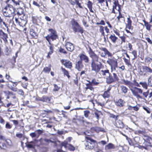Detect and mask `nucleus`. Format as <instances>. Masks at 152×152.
<instances>
[{"label": "nucleus", "instance_id": "obj_1", "mask_svg": "<svg viewBox=\"0 0 152 152\" xmlns=\"http://www.w3.org/2000/svg\"><path fill=\"white\" fill-rule=\"evenodd\" d=\"M48 31L50 33L45 37V38L48 42L49 44L51 45V39L52 41L56 40L58 38V35L56 31L52 28L49 29Z\"/></svg>", "mask_w": 152, "mask_h": 152}, {"label": "nucleus", "instance_id": "obj_2", "mask_svg": "<svg viewBox=\"0 0 152 152\" xmlns=\"http://www.w3.org/2000/svg\"><path fill=\"white\" fill-rule=\"evenodd\" d=\"M10 0H7L5 2V4H6V6H7V10L8 11V13H6L7 14H5V16L7 17H13V19L15 15V9L12 6L8 4Z\"/></svg>", "mask_w": 152, "mask_h": 152}, {"label": "nucleus", "instance_id": "obj_3", "mask_svg": "<svg viewBox=\"0 0 152 152\" xmlns=\"http://www.w3.org/2000/svg\"><path fill=\"white\" fill-rule=\"evenodd\" d=\"M86 138L87 141V144L85 145V149L88 150L93 149L95 146V143L96 141L89 137H86Z\"/></svg>", "mask_w": 152, "mask_h": 152}, {"label": "nucleus", "instance_id": "obj_4", "mask_svg": "<svg viewBox=\"0 0 152 152\" xmlns=\"http://www.w3.org/2000/svg\"><path fill=\"white\" fill-rule=\"evenodd\" d=\"M143 139L145 142L143 143V146L145 149L148 150L152 147V138L148 136H145Z\"/></svg>", "mask_w": 152, "mask_h": 152}, {"label": "nucleus", "instance_id": "obj_5", "mask_svg": "<svg viewBox=\"0 0 152 152\" xmlns=\"http://www.w3.org/2000/svg\"><path fill=\"white\" fill-rule=\"evenodd\" d=\"M15 21L16 23L20 26H24L26 24L27 21V17L24 16V17H20L19 18H15Z\"/></svg>", "mask_w": 152, "mask_h": 152}, {"label": "nucleus", "instance_id": "obj_6", "mask_svg": "<svg viewBox=\"0 0 152 152\" xmlns=\"http://www.w3.org/2000/svg\"><path fill=\"white\" fill-rule=\"evenodd\" d=\"M91 70L95 71L97 75H98L101 68L102 64L100 62L99 63H96L93 61L91 62Z\"/></svg>", "mask_w": 152, "mask_h": 152}, {"label": "nucleus", "instance_id": "obj_7", "mask_svg": "<svg viewBox=\"0 0 152 152\" xmlns=\"http://www.w3.org/2000/svg\"><path fill=\"white\" fill-rule=\"evenodd\" d=\"M72 28L75 32H83L82 28L80 26L78 23L75 20H73L72 21Z\"/></svg>", "mask_w": 152, "mask_h": 152}, {"label": "nucleus", "instance_id": "obj_8", "mask_svg": "<svg viewBox=\"0 0 152 152\" xmlns=\"http://www.w3.org/2000/svg\"><path fill=\"white\" fill-rule=\"evenodd\" d=\"M109 70L107 69L102 70L99 72L98 75H97L99 77H103L104 78H106L108 75H109Z\"/></svg>", "mask_w": 152, "mask_h": 152}, {"label": "nucleus", "instance_id": "obj_9", "mask_svg": "<svg viewBox=\"0 0 152 152\" xmlns=\"http://www.w3.org/2000/svg\"><path fill=\"white\" fill-rule=\"evenodd\" d=\"M61 62L62 64L66 68L71 69L72 67V63L69 60L62 59Z\"/></svg>", "mask_w": 152, "mask_h": 152}, {"label": "nucleus", "instance_id": "obj_10", "mask_svg": "<svg viewBox=\"0 0 152 152\" xmlns=\"http://www.w3.org/2000/svg\"><path fill=\"white\" fill-rule=\"evenodd\" d=\"M99 28V31L102 36H104L105 34L104 31V30L107 33H108L109 32V29L107 26L103 27L102 26H100Z\"/></svg>", "mask_w": 152, "mask_h": 152}, {"label": "nucleus", "instance_id": "obj_11", "mask_svg": "<svg viewBox=\"0 0 152 152\" xmlns=\"http://www.w3.org/2000/svg\"><path fill=\"white\" fill-rule=\"evenodd\" d=\"M130 90L133 94H138V93L141 94L142 93V91L140 88L135 87H133L132 88H131Z\"/></svg>", "mask_w": 152, "mask_h": 152}, {"label": "nucleus", "instance_id": "obj_12", "mask_svg": "<svg viewBox=\"0 0 152 152\" xmlns=\"http://www.w3.org/2000/svg\"><path fill=\"white\" fill-rule=\"evenodd\" d=\"M107 62L110 66H118L117 60L114 58L109 59L107 61Z\"/></svg>", "mask_w": 152, "mask_h": 152}, {"label": "nucleus", "instance_id": "obj_13", "mask_svg": "<svg viewBox=\"0 0 152 152\" xmlns=\"http://www.w3.org/2000/svg\"><path fill=\"white\" fill-rule=\"evenodd\" d=\"M65 46L67 50L69 51L72 52L74 49V45L70 42H67L66 43Z\"/></svg>", "mask_w": 152, "mask_h": 152}, {"label": "nucleus", "instance_id": "obj_14", "mask_svg": "<svg viewBox=\"0 0 152 152\" xmlns=\"http://www.w3.org/2000/svg\"><path fill=\"white\" fill-rule=\"evenodd\" d=\"M84 66L82 61H78L76 63L75 68L78 71H80L83 68Z\"/></svg>", "mask_w": 152, "mask_h": 152}, {"label": "nucleus", "instance_id": "obj_15", "mask_svg": "<svg viewBox=\"0 0 152 152\" xmlns=\"http://www.w3.org/2000/svg\"><path fill=\"white\" fill-rule=\"evenodd\" d=\"M122 84H125L128 86L130 90L131 88H132L133 86V83L127 80H126L123 79L122 80Z\"/></svg>", "mask_w": 152, "mask_h": 152}, {"label": "nucleus", "instance_id": "obj_16", "mask_svg": "<svg viewBox=\"0 0 152 152\" xmlns=\"http://www.w3.org/2000/svg\"><path fill=\"white\" fill-rule=\"evenodd\" d=\"M79 57L81 60L80 61H83L86 63H88L89 61L88 57L83 54L80 55Z\"/></svg>", "mask_w": 152, "mask_h": 152}, {"label": "nucleus", "instance_id": "obj_17", "mask_svg": "<svg viewBox=\"0 0 152 152\" xmlns=\"http://www.w3.org/2000/svg\"><path fill=\"white\" fill-rule=\"evenodd\" d=\"M50 99L46 96H43L42 97H39L37 98V100L41 101L43 102H50Z\"/></svg>", "mask_w": 152, "mask_h": 152}, {"label": "nucleus", "instance_id": "obj_18", "mask_svg": "<svg viewBox=\"0 0 152 152\" xmlns=\"http://www.w3.org/2000/svg\"><path fill=\"white\" fill-rule=\"evenodd\" d=\"M23 9L21 8H19L17 10V14L18 16V17H23L24 16H27L23 12Z\"/></svg>", "mask_w": 152, "mask_h": 152}, {"label": "nucleus", "instance_id": "obj_19", "mask_svg": "<svg viewBox=\"0 0 152 152\" xmlns=\"http://www.w3.org/2000/svg\"><path fill=\"white\" fill-rule=\"evenodd\" d=\"M125 102L121 99H120L116 101L115 104L117 106L120 107H122L124 106Z\"/></svg>", "mask_w": 152, "mask_h": 152}, {"label": "nucleus", "instance_id": "obj_20", "mask_svg": "<svg viewBox=\"0 0 152 152\" xmlns=\"http://www.w3.org/2000/svg\"><path fill=\"white\" fill-rule=\"evenodd\" d=\"M115 125L116 127L118 128H122L124 127V124L122 121L121 120H118L116 121Z\"/></svg>", "mask_w": 152, "mask_h": 152}, {"label": "nucleus", "instance_id": "obj_21", "mask_svg": "<svg viewBox=\"0 0 152 152\" xmlns=\"http://www.w3.org/2000/svg\"><path fill=\"white\" fill-rule=\"evenodd\" d=\"M106 82L108 83H111L115 81L112 76L109 74V75H108L106 78Z\"/></svg>", "mask_w": 152, "mask_h": 152}, {"label": "nucleus", "instance_id": "obj_22", "mask_svg": "<svg viewBox=\"0 0 152 152\" xmlns=\"http://www.w3.org/2000/svg\"><path fill=\"white\" fill-rule=\"evenodd\" d=\"M113 8L116 10L118 12H121V10L120 7V5L118 4V1L117 0H115L114 2Z\"/></svg>", "mask_w": 152, "mask_h": 152}, {"label": "nucleus", "instance_id": "obj_23", "mask_svg": "<svg viewBox=\"0 0 152 152\" xmlns=\"http://www.w3.org/2000/svg\"><path fill=\"white\" fill-rule=\"evenodd\" d=\"M142 69L143 72H145V73H152V69L150 67L146 66H142Z\"/></svg>", "mask_w": 152, "mask_h": 152}, {"label": "nucleus", "instance_id": "obj_24", "mask_svg": "<svg viewBox=\"0 0 152 152\" xmlns=\"http://www.w3.org/2000/svg\"><path fill=\"white\" fill-rule=\"evenodd\" d=\"M127 23L126 25V28H128L129 29H132V21L129 17L127 18Z\"/></svg>", "mask_w": 152, "mask_h": 152}, {"label": "nucleus", "instance_id": "obj_25", "mask_svg": "<svg viewBox=\"0 0 152 152\" xmlns=\"http://www.w3.org/2000/svg\"><path fill=\"white\" fill-rule=\"evenodd\" d=\"M115 146L112 143H110L107 145H105V149L106 150L113 149H115Z\"/></svg>", "mask_w": 152, "mask_h": 152}, {"label": "nucleus", "instance_id": "obj_26", "mask_svg": "<svg viewBox=\"0 0 152 152\" xmlns=\"http://www.w3.org/2000/svg\"><path fill=\"white\" fill-rule=\"evenodd\" d=\"M109 38L110 39L111 41L113 43H115L118 39V37H116L115 34L111 35L109 37Z\"/></svg>", "mask_w": 152, "mask_h": 152}, {"label": "nucleus", "instance_id": "obj_27", "mask_svg": "<svg viewBox=\"0 0 152 152\" xmlns=\"http://www.w3.org/2000/svg\"><path fill=\"white\" fill-rule=\"evenodd\" d=\"M35 146V142L32 141L30 142L28 144L26 145L27 147L29 148H34Z\"/></svg>", "mask_w": 152, "mask_h": 152}, {"label": "nucleus", "instance_id": "obj_28", "mask_svg": "<svg viewBox=\"0 0 152 152\" xmlns=\"http://www.w3.org/2000/svg\"><path fill=\"white\" fill-rule=\"evenodd\" d=\"M101 50L104 51L105 54V55H107L108 56H111L112 54L110 53L105 48H102Z\"/></svg>", "mask_w": 152, "mask_h": 152}, {"label": "nucleus", "instance_id": "obj_29", "mask_svg": "<svg viewBox=\"0 0 152 152\" xmlns=\"http://www.w3.org/2000/svg\"><path fill=\"white\" fill-rule=\"evenodd\" d=\"M61 69L64 75L66 76L68 78L70 77V76L69 75V73L65 69L63 68L62 67H61Z\"/></svg>", "mask_w": 152, "mask_h": 152}, {"label": "nucleus", "instance_id": "obj_30", "mask_svg": "<svg viewBox=\"0 0 152 152\" xmlns=\"http://www.w3.org/2000/svg\"><path fill=\"white\" fill-rule=\"evenodd\" d=\"M54 88L53 90V92L54 93V92L58 91H59L60 88V87L58 86L56 84H53Z\"/></svg>", "mask_w": 152, "mask_h": 152}, {"label": "nucleus", "instance_id": "obj_31", "mask_svg": "<svg viewBox=\"0 0 152 152\" xmlns=\"http://www.w3.org/2000/svg\"><path fill=\"white\" fill-rule=\"evenodd\" d=\"M120 87L122 91L124 94H126L127 92L128 88L126 87L123 85L121 86Z\"/></svg>", "mask_w": 152, "mask_h": 152}, {"label": "nucleus", "instance_id": "obj_32", "mask_svg": "<svg viewBox=\"0 0 152 152\" xmlns=\"http://www.w3.org/2000/svg\"><path fill=\"white\" fill-rule=\"evenodd\" d=\"M35 131L37 134V138L40 135L44 132V130L42 129L37 130Z\"/></svg>", "mask_w": 152, "mask_h": 152}, {"label": "nucleus", "instance_id": "obj_33", "mask_svg": "<svg viewBox=\"0 0 152 152\" xmlns=\"http://www.w3.org/2000/svg\"><path fill=\"white\" fill-rule=\"evenodd\" d=\"M2 11L3 12V14L5 16V14H7L6 13H8V11L7 10V7L6 4L4 6L2 7Z\"/></svg>", "mask_w": 152, "mask_h": 152}, {"label": "nucleus", "instance_id": "obj_34", "mask_svg": "<svg viewBox=\"0 0 152 152\" xmlns=\"http://www.w3.org/2000/svg\"><path fill=\"white\" fill-rule=\"evenodd\" d=\"M87 87H86V89H89L91 91H94V89L93 87H92L93 86L91 83L89 82L88 84H86Z\"/></svg>", "mask_w": 152, "mask_h": 152}, {"label": "nucleus", "instance_id": "obj_35", "mask_svg": "<svg viewBox=\"0 0 152 152\" xmlns=\"http://www.w3.org/2000/svg\"><path fill=\"white\" fill-rule=\"evenodd\" d=\"M91 58H92V62L93 61L95 62L96 61L98 62L99 59V56L96 54Z\"/></svg>", "mask_w": 152, "mask_h": 152}, {"label": "nucleus", "instance_id": "obj_36", "mask_svg": "<svg viewBox=\"0 0 152 152\" xmlns=\"http://www.w3.org/2000/svg\"><path fill=\"white\" fill-rule=\"evenodd\" d=\"M148 84L149 86L152 87V75L148 78Z\"/></svg>", "mask_w": 152, "mask_h": 152}, {"label": "nucleus", "instance_id": "obj_37", "mask_svg": "<svg viewBox=\"0 0 152 152\" xmlns=\"http://www.w3.org/2000/svg\"><path fill=\"white\" fill-rule=\"evenodd\" d=\"M110 93L108 91H105L102 95V96L104 98H108L110 96Z\"/></svg>", "mask_w": 152, "mask_h": 152}, {"label": "nucleus", "instance_id": "obj_38", "mask_svg": "<svg viewBox=\"0 0 152 152\" xmlns=\"http://www.w3.org/2000/svg\"><path fill=\"white\" fill-rule=\"evenodd\" d=\"M30 34V35L33 37H37V33L35 32L33 29L31 30Z\"/></svg>", "mask_w": 152, "mask_h": 152}, {"label": "nucleus", "instance_id": "obj_39", "mask_svg": "<svg viewBox=\"0 0 152 152\" xmlns=\"http://www.w3.org/2000/svg\"><path fill=\"white\" fill-rule=\"evenodd\" d=\"M139 84L141 85L143 88L145 89L147 88L148 85L147 83L145 82H140L139 83Z\"/></svg>", "mask_w": 152, "mask_h": 152}, {"label": "nucleus", "instance_id": "obj_40", "mask_svg": "<svg viewBox=\"0 0 152 152\" xmlns=\"http://www.w3.org/2000/svg\"><path fill=\"white\" fill-rule=\"evenodd\" d=\"M90 82L93 86H97L99 83V82L96 81L95 79L92 80Z\"/></svg>", "mask_w": 152, "mask_h": 152}, {"label": "nucleus", "instance_id": "obj_41", "mask_svg": "<svg viewBox=\"0 0 152 152\" xmlns=\"http://www.w3.org/2000/svg\"><path fill=\"white\" fill-rule=\"evenodd\" d=\"M7 34L4 33L2 30L0 29V37L2 39Z\"/></svg>", "mask_w": 152, "mask_h": 152}, {"label": "nucleus", "instance_id": "obj_42", "mask_svg": "<svg viewBox=\"0 0 152 152\" xmlns=\"http://www.w3.org/2000/svg\"><path fill=\"white\" fill-rule=\"evenodd\" d=\"M124 136L126 137V139L127 140L129 145H133L132 143V142L131 139L128 137L126 135H124Z\"/></svg>", "mask_w": 152, "mask_h": 152}, {"label": "nucleus", "instance_id": "obj_43", "mask_svg": "<svg viewBox=\"0 0 152 152\" xmlns=\"http://www.w3.org/2000/svg\"><path fill=\"white\" fill-rule=\"evenodd\" d=\"M69 144L68 143V142L67 141H64V142L62 143L61 145L62 146H64L65 148H67Z\"/></svg>", "mask_w": 152, "mask_h": 152}, {"label": "nucleus", "instance_id": "obj_44", "mask_svg": "<svg viewBox=\"0 0 152 152\" xmlns=\"http://www.w3.org/2000/svg\"><path fill=\"white\" fill-rule=\"evenodd\" d=\"M113 78L115 81H118L119 79L117 75L115 73H113Z\"/></svg>", "mask_w": 152, "mask_h": 152}, {"label": "nucleus", "instance_id": "obj_45", "mask_svg": "<svg viewBox=\"0 0 152 152\" xmlns=\"http://www.w3.org/2000/svg\"><path fill=\"white\" fill-rule=\"evenodd\" d=\"M145 26L146 27V28L148 30H150L151 28V25L149 24L148 22H144Z\"/></svg>", "mask_w": 152, "mask_h": 152}, {"label": "nucleus", "instance_id": "obj_46", "mask_svg": "<svg viewBox=\"0 0 152 152\" xmlns=\"http://www.w3.org/2000/svg\"><path fill=\"white\" fill-rule=\"evenodd\" d=\"M145 60L146 62L150 63L152 61V59L149 57H147L145 58Z\"/></svg>", "mask_w": 152, "mask_h": 152}, {"label": "nucleus", "instance_id": "obj_47", "mask_svg": "<svg viewBox=\"0 0 152 152\" xmlns=\"http://www.w3.org/2000/svg\"><path fill=\"white\" fill-rule=\"evenodd\" d=\"M143 108L145 110L147 113H150L151 112V110L150 109L147 107H143Z\"/></svg>", "mask_w": 152, "mask_h": 152}, {"label": "nucleus", "instance_id": "obj_48", "mask_svg": "<svg viewBox=\"0 0 152 152\" xmlns=\"http://www.w3.org/2000/svg\"><path fill=\"white\" fill-rule=\"evenodd\" d=\"M51 70V68L48 67H46L44 68L43 71L45 73H49Z\"/></svg>", "mask_w": 152, "mask_h": 152}, {"label": "nucleus", "instance_id": "obj_49", "mask_svg": "<svg viewBox=\"0 0 152 152\" xmlns=\"http://www.w3.org/2000/svg\"><path fill=\"white\" fill-rule=\"evenodd\" d=\"M84 115L86 118H88L90 114V112L88 110H86L84 111Z\"/></svg>", "mask_w": 152, "mask_h": 152}, {"label": "nucleus", "instance_id": "obj_50", "mask_svg": "<svg viewBox=\"0 0 152 152\" xmlns=\"http://www.w3.org/2000/svg\"><path fill=\"white\" fill-rule=\"evenodd\" d=\"M118 12L119 15L118 16H117V18L118 19V21H119L120 19L121 18H124V17L123 16L121 12L119 11Z\"/></svg>", "mask_w": 152, "mask_h": 152}, {"label": "nucleus", "instance_id": "obj_51", "mask_svg": "<svg viewBox=\"0 0 152 152\" xmlns=\"http://www.w3.org/2000/svg\"><path fill=\"white\" fill-rule=\"evenodd\" d=\"M67 148L70 151H73L75 149V147L71 144H69Z\"/></svg>", "mask_w": 152, "mask_h": 152}, {"label": "nucleus", "instance_id": "obj_52", "mask_svg": "<svg viewBox=\"0 0 152 152\" xmlns=\"http://www.w3.org/2000/svg\"><path fill=\"white\" fill-rule=\"evenodd\" d=\"M12 127V125H11L9 123L7 122L5 125V128L7 129H10Z\"/></svg>", "mask_w": 152, "mask_h": 152}, {"label": "nucleus", "instance_id": "obj_53", "mask_svg": "<svg viewBox=\"0 0 152 152\" xmlns=\"http://www.w3.org/2000/svg\"><path fill=\"white\" fill-rule=\"evenodd\" d=\"M124 61L126 63V64L128 65H129L130 64V59H126L125 58H124Z\"/></svg>", "mask_w": 152, "mask_h": 152}, {"label": "nucleus", "instance_id": "obj_54", "mask_svg": "<svg viewBox=\"0 0 152 152\" xmlns=\"http://www.w3.org/2000/svg\"><path fill=\"white\" fill-rule=\"evenodd\" d=\"M132 53L134 56V59L137 58V51L135 50H133L132 52Z\"/></svg>", "mask_w": 152, "mask_h": 152}, {"label": "nucleus", "instance_id": "obj_55", "mask_svg": "<svg viewBox=\"0 0 152 152\" xmlns=\"http://www.w3.org/2000/svg\"><path fill=\"white\" fill-rule=\"evenodd\" d=\"M120 38L121 39V44H122L123 42H126V37L124 36H120Z\"/></svg>", "mask_w": 152, "mask_h": 152}, {"label": "nucleus", "instance_id": "obj_56", "mask_svg": "<svg viewBox=\"0 0 152 152\" xmlns=\"http://www.w3.org/2000/svg\"><path fill=\"white\" fill-rule=\"evenodd\" d=\"M30 135L32 138L35 137L37 136V134H36L35 132H32L30 134Z\"/></svg>", "mask_w": 152, "mask_h": 152}, {"label": "nucleus", "instance_id": "obj_57", "mask_svg": "<svg viewBox=\"0 0 152 152\" xmlns=\"http://www.w3.org/2000/svg\"><path fill=\"white\" fill-rule=\"evenodd\" d=\"M16 136L17 137L21 138L23 136V135L21 133H18L16 134Z\"/></svg>", "mask_w": 152, "mask_h": 152}, {"label": "nucleus", "instance_id": "obj_58", "mask_svg": "<svg viewBox=\"0 0 152 152\" xmlns=\"http://www.w3.org/2000/svg\"><path fill=\"white\" fill-rule=\"evenodd\" d=\"M92 3L90 1H89L88 2L87 6L88 8H92Z\"/></svg>", "mask_w": 152, "mask_h": 152}, {"label": "nucleus", "instance_id": "obj_59", "mask_svg": "<svg viewBox=\"0 0 152 152\" xmlns=\"http://www.w3.org/2000/svg\"><path fill=\"white\" fill-rule=\"evenodd\" d=\"M118 66H111V72H113L114 71H115L116 70V68Z\"/></svg>", "mask_w": 152, "mask_h": 152}, {"label": "nucleus", "instance_id": "obj_60", "mask_svg": "<svg viewBox=\"0 0 152 152\" xmlns=\"http://www.w3.org/2000/svg\"><path fill=\"white\" fill-rule=\"evenodd\" d=\"M8 38V35L7 34V35L5 36L2 39L4 40V42L5 43H6L7 42V38Z\"/></svg>", "mask_w": 152, "mask_h": 152}, {"label": "nucleus", "instance_id": "obj_61", "mask_svg": "<svg viewBox=\"0 0 152 152\" xmlns=\"http://www.w3.org/2000/svg\"><path fill=\"white\" fill-rule=\"evenodd\" d=\"M76 1V4L79 7L81 8H82L83 7L81 6V4L79 2V1L77 0H75Z\"/></svg>", "mask_w": 152, "mask_h": 152}, {"label": "nucleus", "instance_id": "obj_62", "mask_svg": "<svg viewBox=\"0 0 152 152\" xmlns=\"http://www.w3.org/2000/svg\"><path fill=\"white\" fill-rule=\"evenodd\" d=\"M8 87H9V88H10L11 90H12L13 91H14V92H16L17 91V89L16 88H14V87H10L9 86L10 85V84H8Z\"/></svg>", "mask_w": 152, "mask_h": 152}, {"label": "nucleus", "instance_id": "obj_63", "mask_svg": "<svg viewBox=\"0 0 152 152\" xmlns=\"http://www.w3.org/2000/svg\"><path fill=\"white\" fill-rule=\"evenodd\" d=\"M99 112H94V115L95 116L96 118L98 120L99 118Z\"/></svg>", "mask_w": 152, "mask_h": 152}, {"label": "nucleus", "instance_id": "obj_64", "mask_svg": "<svg viewBox=\"0 0 152 152\" xmlns=\"http://www.w3.org/2000/svg\"><path fill=\"white\" fill-rule=\"evenodd\" d=\"M152 91L149 94V96L148 97V100L151 101L152 99Z\"/></svg>", "mask_w": 152, "mask_h": 152}]
</instances>
